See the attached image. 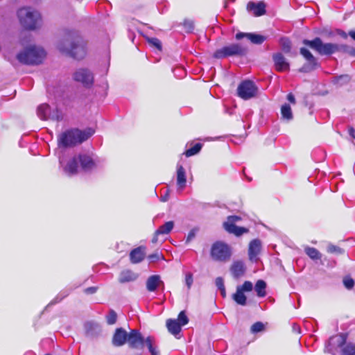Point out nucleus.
I'll return each instance as SVG.
<instances>
[{
	"label": "nucleus",
	"instance_id": "nucleus-1",
	"mask_svg": "<svg viewBox=\"0 0 355 355\" xmlns=\"http://www.w3.org/2000/svg\"><path fill=\"white\" fill-rule=\"evenodd\" d=\"M58 49L63 53H65L75 59H83L87 53L86 42L76 30H67L64 38L62 40Z\"/></svg>",
	"mask_w": 355,
	"mask_h": 355
},
{
	"label": "nucleus",
	"instance_id": "nucleus-2",
	"mask_svg": "<svg viewBox=\"0 0 355 355\" xmlns=\"http://www.w3.org/2000/svg\"><path fill=\"white\" fill-rule=\"evenodd\" d=\"M94 133L92 128L84 130L71 129L61 133L58 139L60 147H70L87 140Z\"/></svg>",
	"mask_w": 355,
	"mask_h": 355
},
{
	"label": "nucleus",
	"instance_id": "nucleus-3",
	"mask_svg": "<svg viewBox=\"0 0 355 355\" xmlns=\"http://www.w3.org/2000/svg\"><path fill=\"white\" fill-rule=\"evenodd\" d=\"M347 335L340 334L331 337L326 345V349L328 352L334 354L337 348L341 350V355H355V343H347Z\"/></svg>",
	"mask_w": 355,
	"mask_h": 355
},
{
	"label": "nucleus",
	"instance_id": "nucleus-4",
	"mask_svg": "<svg viewBox=\"0 0 355 355\" xmlns=\"http://www.w3.org/2000/svg\"><path fill=\"white\" fill-rule=\"evenodd\" d=\"M17 16L21 25L27 30H35L40 26V13L31 7H24L18 10Z\"/></svg>",
	"mask_w": 355,
	"mask_h": 355
},
{
	"label": "nucleus",
	"instance_id": "nucleus-5",
	"mask_svg": "<svg viewBox=\"0 0 355 355\" xmlns=\"http://www.w3.org/2000/svg\"><path fill=\"white\" fill-rule=\"evenodd\" d=\"M45 51L41 47L31 46L17 55V59L22 64L34 65L41 63L45 57Z\"/></svg>",
	"mask_w": 355,
	"mask_h": 355
},
{
	"label": "nucleus",
	"instance_id": "nucleus-6",
	"mask_svg": "<svg viewBox=\"0 0 355 355\" xmlns=\"http://www.w3.org/2000/svg\"><path fill=\"white\" fill-rule=\"evenodd\" d=\"M302 43L321 55H330L339 51V46L337 44L324 43L318 37L311 40L304 39Z\"/></svg>",
	"mask_w": 355,
	"mask_h": 355
},
{
	"label": "nucleus",
	"instance_id": "nucleus-7",
	"mask_svg": "<svg viewBox=\"0 0 355 355\" xmlns=\"http://www.w3.org/2000/svg\"><path fill=\"white\" fill-rule=\"evenodd\" d=\"M248 52V48L239 43H232L226 45L214 53V58L223 59L232 56H243Z\"/></svg>",
	"mask_w": 355,
	"mask_h": 355
},
{
	"label": "nucleus",
	"instance_id": "nucleus-8",
	"mask_svg": "<svg viewBox=\"0 0 355 355\" xmlns=\"http://www.w3.org/2000/svg\"><path fill=\"white\" fill-rule=\"evenodd\" d=\"M230 247L221 241L215 242L211 249V257L218 261H226L231 257Z\"/></svg>",
	"mask_w": 355,
	"mask_h": 355
},
{
	"label": "nucleus",
	"instance_id": "nucleus-9",
	"mask_svg": "<svg viewBox=\"0 0 355 355\" xmlns=\"http://www.w3.org/2000/svg\"><path fill=\"white\" fill-rule=\"evenodd\" d=\"M300 53L306 60V62L299 69L302 73L311 72L320 67V64L318 62V59L313 56L311 51L306 47L300 49Z\"/></svg>",
	"mask_w": 355,
	"mask_h": 355
},
{
	"label": "nucleus",
	"instance_id": "nucleus-10",
	"mask_svg": "<svg viewBox=\"0 0 355 355\" xmlns=\"http://www.w3.org/2000/svg\"><path fill=\"white\" fill-rule=\"evenodd\" d=\"M37 114L42 120L51 119L57 121L62 120V112L58 108L51 110L50 106L46 103L38 106Z\"/></svg>",
	"mask_w": 355,
	"mask_h": 355
},
{
	"label": "nucleus",
	"instance_id": "nucleus-11",
	"mask_svg": "<svg viewBox=\"0 0 355 355\" xmlns=\"http://www.w3.org/2000/svg\"><path fill=\"white\" fill-rule=\"evenodd\" d=\"M257 87L251 80L241 82L237 88L238 96L244 100L250 99L256 96Z\"/></svg>",
	"mask_w": 355,
	"mask_h": 355
},
{
	"label": "nucleus",
	"instance_id": "nucleus-12",
	"mask_svg": "<svg viewBox=\"0 0 355 355\" xmlns=\"http://www.w3.org/2000/svg\"><path fill=\"white\" fill-rule=\"evenodd\" d=\"M241 217L238 216H230L227 220L223 223L224 229L229 233L233 234L237 236H241L244 233L248 232V229L243 227H238L235 223L241 220Z\"/></svg>",
	"mask_w": 355,
	"mask_h": 355
},
{
	"label": "nucleus",
	"instance_id": "nucleus-13",
	"mask_svg": "<svg viewBox=\"0 0 355 355\" xmlns=\"http://www.w3.org/2000/svg\"><path fill=\"white\" fill-rule=\"evenodd\" d=\"M146 338L137 329H131L128 333V343L130 348L143 349Z\"/></svg>",
	"mask_w": 355,
	"mask_h": 355
},
{
	"label": "nucleus",
	"instance_id": "nucleus-14",
	"mask_svg": "<svg viewBox=\"0 0 355 355\" xmlns=\"http://www.w3.org/2000/svg\"><path fill=\"white\" fill-rule=\"evenodd\" d=\"M73 79L80 82L85 87H90L94 82V76L92 72L87 69H79L73 73Z\"/></svg>",
	"mask_w": 355,
	"mask_h": 355
},
{
	"label": "nucleus",
	"instance_id": "nucleus-15",
	"mask_svg": "<svg viewBox=\"0 0 355 355\" xmlns=\"http://www.w3.org/2000/svg\"><path fill=\"white\" fill-rule=\"evenodd\" d=\"M262 248L261 241L259 239L252 240L248 246V257L252 263H257Z\"/></svg>",
	"mask_w": 355,
	"mask_h": 355
},
{
	"label": "nucleus",
	"instance_id": "nucleus-16",
	"mask_svg": "<svg viewBox=\"0 0 355 355\" xmlns=\"http://www.w3.org/2000/svg\"><path fill=\"white\" fill-rule=\"evenodd\" d=\"M147 248L145 245H140L132 249L129 253V259L132 264H139L146 257Z\"/></svg>",
	"mask_w": 355,
	"mask_h": 355
},
{
	"label": "nucleus",
	"instance_id": "nucleus-17",
	"mask_svg": "<svg viewBox=\"0 0 355 355\" xmlns=\"http://www.w3.org/2000/svg\"><path fill=\"white\" fill-rule=\"evenodd\" d=\"M76 157L78 163L80 164L82 170L84 171H89L95 168L96 164L90 155L83 153L80 154Z\"/></svg>",
	"mask_w": 355,
	"mask_h": 355
},
{
	"label": "nucleus",
	"instance_id": "nucleus-18",
	"mask_svg": "<svg viewBox=\"0 0 355 355\" xmlns=\"http://www.w3.org/2000/svg\"><path fill=\"white\" fill-rule=\"evenodd\" d=\"M128 333L123 328H117L113 335L112 344L115 347H121L128 342Z\"/></svg>",
	"mask_w": 355,
	"mask_h": 355
},
{
	"label": "nucleus",
	"instance_id": "nucleus-19",
	"mask_svg": "<svg viewBox=\"0 0 355 355\" xmlns=\"http://www.w3.org/2000/svg\"><path fill=\"white\" fill-rule=\"evenodd\" d=\"M60 164L62 166L64 173L68 176L76 175L78 172V162L76 157H73L69 159L67 163L64 165L63 161L60 160Z\"/></svg>",
	"mask_w": 355,
	"mask_h": 355
},
{
	"label": "nucleus",
	"instance_id": "nucleus-20",
	"mask_svg": "<svg viewBox=\"0 0 355 355\" xmlns=\"http://www.w3.org/2000/svg\"><path fill=\"white\" fill-rule=\"evenodd\" d=\"M247 10L250 12H252L255 17H259L263 15L266 10V4L263 1L255 3L253 1L248 2L247 5Z\"/></svg>",
	"mask_w": 355,
	"mask_h": 355
},
{
	"label": "nucleus",
	"instance_id": "nucleus-21",
	"mask_svg": "<svg viewBox=\"0 0 355 355\" xmlns=\"http://www.w3.org/2000/svg\"><path fill=\"white\" fill-rule=\"evenodd\" d=\"M272 59L277 71H284L289 69V63L281 53L273 54Z\"/></svg>",
	"mask_w": 355,
	"mask_h": 355
},
{
	"label": "nucleus",
	"instance_id": "nucleus-22",
	"mask_svg": "<svg viewBox=\"0 0 355 355\" xmlns=\"http://www.w3.org/2000/svg\"><path fill=\"white\" fill-rule=\"evenodd\" d=\"M146 285L148 291L154 292L160 286H164V282L159 275H153L148 277L146 279Z\"/></svg>",
	"mask_w": 355,
	"mask_h": 355
},
{
	"label": "nucleus",
	"instance_id": "nucleus-23",
	"mask_svg": "<svg viewBox=\"0 0 355 355\" xmlns=\"http://www.w3.org/2000/svg\"><path fill=\"white\" fill-rule=\"evenodd\" d=\"M187 183L186 171L184 167L178 164L177 166V186L178 189L182 190L185 188Z\"/></svg>",
	"mask_w": 355,
	"mask_h": 355
},
{
	"label": "nucleus",
	"instance_id": "nucleus-24",
	"mask_svg": "<svg viewBox=\"0 0 355 355\" xmlns=\"http://www.w3.org/2000/svg\"><path fill=\"white\" fill-rule=\"evenodd\" d=\"M138 277V275L131 270L127 269L123 270L119 277V281L121 284L130 282L136 280Z\"/></svg>",
	"mask_w": 355,
	"mask_h": 355
},
{
	"label": "nucleus",
	"instance_id": "nucleus-25",
	"mask_svg": "<svg viewBox=\"0 0 355 355\" xmlns=\"http://www.w3.org/2000/svg\"><path fill=\"white\" fill-rule=\"evenodd\" d=\"M166 327L168 331L175 336L179 335L182 329L181 324L175 319L167 320Z\"/></svg>",
	"mask_w": 355,
	"mask_h": 355
},
{
	"label": "nucleus",
	"instance_id": "nucleus-26",
	"mask_svg": "<svg viewBox=\"0 0 355 355\" xmlns=\"http://www.w3.org/2000/svg\"><path fill=\"white\" fill-rule=\"evenodd\" d=\"M73 288H67L62 291H61L57 296L52 300L49 304L46 306V308H48L49 306L51 305H54L60 302H61L63 299H64L66 297H67L70 293L72 291Z\"/></svg>",
	"mask_w": 355,
	"mask_h": 355
},
{
	"label": "nucleus",
	"instance_id": "nucleus-27",
	"mask_svg": "<svg viewBox=\"0 0 355 355\" xmlns=\"http://www.w3.org/2000/svg\"><path fill=\"white\" fill-rule=\"evenodd\" d=\"M85 329L88 336H93L96 333L100 331V327L98 323L94 322H87L85 324Z\"/></svg>",
	"mask_w": 355,
	"mask_h": 355
},
{
	"label": "nucleus",
	"instance_id": "nucleus-28",
	"mask_svg": "<svg viewBox=\"0 0 355 355\" xmlns=\"http://www.w3.org/2000/svg\"><path fill=\"white\" fill-rule=\"evenodd\" d=\"M282 119L287 121H290L293 119V112L291 106L285 103L281 107Z\"/></svg>",
	"mask_w": 355,
	"mask_h": 355
},
{
	"label": "nucleus",
	"instance_id": "nucleus-29",
	"mask_svg": "<svg viewBox=\"0 0 355 355\" xmlns=\"http://www.w3.org/2000/svg\"><path fill=\"white\" fill-rule=\"evenodd\" d=\"M266 283L262 279L258 280L254 286V290L257 295L260 297H263L266 295Z\"/></svg>",
	"mask_w": 355,
	"mask_h": 355
},
{
	"label": "nucleus",
	"instance_id": "nucleus-30",
	"mask_svg": "<svg viewBox=\"0 0 355 355\" xmlns=\"http://www.w3.org/2000/svg\"><path fill=\"white\" fill-rule=\"evenodd\" d=\"M304 252L309 258L314 261L320 260L322 258L321 253L315 248L307 246L304 248Z\"/></svg>",
	"mask_w": 355,
	"mask_h": 355
},
{
	"label": "nucleus",
	"instance_id": "nucleus-31",
	"mask_svg": "<svg viewBox=\"0 0 355 355\" xmlns=\"http://www.w3.org/2000/svg\"><path fill=\"white\" fill-rule=\"evenodd\" d=\"M233 300L239 305L245 306L247 302V297L244 294V292L240 291L236 288V291L233 294Z\"/></svg>",
	"mask_w": 355,
	"mask_h": 355
},
{
	"label": "nucleus",
	"instance_id": "nucleus-32",
	"mask_svg": "<svg viewBox=\"0 0 355 355\" xmlns=\"http://www.w3.org/2000/svg\"><path fill=\"white\" fill-rule=\"evenodd\" d=\"M174 227V222L173 221H168L166 222L164 225H161L157 230V234H168Z\"/></svg>",
	"mask_w": 355,
	"mask_h": 355
},
{
	"label": "nucleus",
	"instance_id": "nucleus-33",
	"mask_svg": "<svg viewBox=\"0 0 355 355\" xmlns=\"http://www.w3.org/2000/svg\"><path fill=\"white\" fill-rule=\"evenodd\" d=\"M266 36L257 33H250V34L248 35V39L254 44H261L266 41Z\"/></svg>",
	"mask_w": 355,
	"mask_h": 355
},
{
	"label": "nucleus",
	"instance_id": "nucleus-34",
	"mask_svg": "<svg viewBox=\"0 0 355 355\" xmlns=\"http://www.w3.org/2000/svg\"><path fill=\"white\" fill-rule=\"evenodd\" d=\"M146 258L148 259L149 263H155L158 262L160 260H164V256L161 252L159 250H155L153 254H146Z\"/></svg>",
	"mask_w": 355,
	"mask_h": 355
},
{
	"label": "nucleus",
	"instance_id": "nucleus-35",
	"mask_svg": "<svg viewBox=\"0 0 355 355\" xmlns=\"http://www.w3.org/2000/svg\"><path fill=\"white\" fill-rule=\"evenodd\" d=\"M351 80L350 76L348 74H343L340 76H337L334 77L333 83L336 85H338L340 86L344 85L349 83Z\"/></svg>",
	"mask_w": 355,
	"mask_h": 355
},
{
	"label": "nucleus",
	"instance_id": "nucleus-36",
	"mask_svg": "<svg viewBox=\"0 0 355 355\" xmlns=\"http://www.w3.org/2000/svg\"><path fill=\"white\" fill-rule=\"evenodd\" d=\"M202 146V145L200 143H196L193 147L187 150L184 152V155L187 157L195 155L200 151Z\"/></svg>",
	"mask_w": 355,
	"mask_h": 355
},
{
	"label": "nucleus",
	"instance_id": "nucleus-37",
	"mask_svg": "<svg viewBox=\"0 0 355 355\" xmlns=\"http://www.w3.org/2000/svg\"><path fill=\"white\" fill-rule=\"evenodd\" d=\"M215 284L220 291L222 297L225 298L226 297V291L223 279L220 277H217L215 280Z\"/></svg>",
	"mask_w": 355,
	"mask_h": 355
},
{
	"label": "nucleus",
	"instance_id": "nucleus-38",
	"mask_svg": "<svg viewBox=\"0 0 355 355\" xmlns=\"http://www.w3.org/2000/svg\"><path fill=\"white\" fill-rule=\"evenodd\" d=\"M282 49L284 53H289L291 49V41L286 37H282L280 40Z\"/></svg>",
	"mask_w": 355,
	"mask_h": 355
},
{
	"label": "nucleus",
	"instance_id": "nucleus-39",
	"mask_svg": "<svg viewBox=\"0 0 355 355\" xmlns=\"http://www.w3.org/2000/svg\"><path fill=\"white\" fill-rule=\"evenodd\" d=\"M327 250L329 253L334 254H342L345 252L343 249L333 244H329L327 245Z\"/></svg>",
	"mask_w": 355,
	"mask_h": 355
},
{
	"label": "nucleus",
	"instance_id": "nucleus-40",
	"mask_svg": "<svg viewBox=\"0 0 355 355\" xmlns=\"http://www.w3.org/2000/svg\"><path fill=\"white\" fill-rule=\"evenodd\" d=\"M246 268H231V272L234 278L239 279L245 273Z\"/></svg>",
	"mask_w": 355,
	"mask_h": 355
},
{
	"label": "nucleus",
	"instance_id": "nucleus-41",
	"mask_svg": "<svg viewBox=\"0 0 355 355\" xmlns=\"http://www.w3.org/2000/svg\"><path fill=\"white\" fill-rule=\"evenodd\" d=\"M117 319L116 313L111 309L109 311L108 315L106 316L107 322L108 324H114L116 323Z\"/></svg>",
	"mask_w": 355,
	"mask_h": 355
},
{
	"label": "nucleus",
	"instance_id": "nucleus-42",
	"mask_svg": "<svg viewBox=\"0 0 355 355\" xmlns=\"http://www.w3.org/2000/svg\"><path fill=\"white\" fill-rule=\"evenodd\" d=\"M147 41L150 45L155 46L158 50L162 49V42L156 37H148Z\"/></svg>",
	"mask_w": 355,
	"mask_h": 355
},
{
	"label": "nucleus",
	"instance_id": "nucleus-43",
	"mask_svg": "<svg viewBox=\"0 0 355 355\" xmlns=\"http://www.w3.org/2000/svg\"><path fill=\"white\" fill-rule=\"evenodd\" d=\"M264 329V325L261 322H257L254 323L250 328V331L253 334L259 333L263 331Z\"/></svg>",
	"mask_w": 355,
	"mask_h": 355
},
{
	"label": "nucleus",
	"instance_id": "nucleus-44",
	"mask_svg": "<svg viewBox=\"0 0 355 355\" xmlns=\"http://www.w3.org/2000/svg\"><path fill=\"white\" fill-rule=\"evenodd\" d=\"M176 320H178V322H180V324H181L182 327L186 325L189 322V318L187 316L184 311H182L179 313L178 319Z\"/></svg>",
	"mask_w": 355,
	"mask_h": 355
},
{
	"label": "nucleus",
	"instance_id": "nucleus-45",
	"mask_svg": "<svg viewBox=\"0 0 355 355\" xmlns=\"http://www.w3.org/2000/svg\"><path fill=\"white\" fill-rule=\"evenodd\" d=\"M237 288L243 292H250L252 290L253 285L251 282L245 281L242 286H238Z\"/></svg>",
	"mask_w": 355,
	"mask_h": 355
},
{
	"label": "nucleus",
	"instance_id": "nucleus-46",
	"mask_svg": "<svg viewBox=\"0 0 355 355\" xmlns=\"http://www.w3.org/2000/svg\"><path fill=\"white\" fill-rule=\"evenodd\" d=\"M183 26L187 33H191L194 29V24L192 20L186 19L183 22Z\"/></svg>",
	"mask_w": 355,
	"mask_h": 355
},
{
	"label": "nucleus",
	"instance_id": "nucleus-47",
	"mask_svg": "<svg viewBox=\"0 0 355 355\" xmlns=\"http://www.w3.org/2000/svg\"><path fill=\"white\" fill-rule=\"evenodd\" d=\"M343 284L347 289H352L354 286V281L351 277H345L343 279Z\"/></svg>",
	"mask_w": 355,
	"mask_h": 355
},
{
	"label": "nucleus",
	"instance_id": "nucleus-48",
	"mask_svg": "<svg viewBox=\"0 0 355 355\" xmlns=\"http://www.w3.org/2000/svg\"><path fill=\"white\" fill-rule=\"evenodd\" d=\"M193 275L191 272H187L185 275V284L188 289H190L193 284Z\"/></svg>",
	"mask_w": 355,
	"mask_h": 355
},
{
	"label": "nucleus",
	"instance_id": "nucleus-49",
	"mask_svg": "<svg viewBox=\"0 0 355 355\" xmlns=\"http://www.w3.org/2000/svg\"><path fill=\"white\" fill-rule=\"evenodd\" d=\"M144 346L147 347L148 351L150 350V349L155 346L154 338L151 336H148L147 338H146Z\"/></svg>",
	"mask_w": 355,
	"mask_h": 355
},
{
	"label": "nucleus",
	"instance_id": "nucleus-50",
	"mask_svg": "<svg viewBox=\"0 0 355 355\" xmlns=\"http://www.w3.org/2000/svg\"><path fill=\"white\" fill-rule=\"evenodd\" d=\"M98 290V287L96 286H91L85 288L84 290V293L87 295L94 294Z\"/></svg>",
	"mask_w": 355,
	"mask_h": 355
},
{
	"label": "nucleus",
	"instance_id": "nucleus-51",
	"mask_svg": "<svg viewBox=\"0 0 355 355\" xmlns=\"http://www.w3.org/2000/svg\"><path fill=\"white\" fill-rule=\"evenodd\" d=\"M195 236H196V230L194 229H193L189 232L187 237L186 242L187 243L190 242L191 240H193L194 239Z\"/></svg>",
	"mask_w": 355,
	"mask_h": 355
},
{
	"label": "nucleus",
	"instance_id": "nucleus-52",
	"mask_svg": "<svg viewBox=\"0 0 355 355\" xmlns=\"http://www.w3.org/2000/svg\"><path fill=\"white\" fill-rule=\"evenodd\" d=\"M250 34V33H241V32H239V33H237L235 35V38L238 40H240L244 37H247L248 38V35Z\"/></svg>",
	"mask_w": 355,
	"mask_h": 355
},
{
	"label": "nucleus",
	"instance_id": "nucleus-53",
	"mask_svg": "<svg viewBox=\"0 0 355 355\" xmlns=\"http://www.w3.org/2000/svg\"><path fill=\"white\" fill-rule=\"evenodd\" d=\"M347 53L350 55L355 57V49L352 47L346 46V49L345 50Z\"/></svg>",
	"mask_w": 355,
	"mask_h": 355
},
{
	"label": "nucleus",
	"instance_id": "nucleus-54",
	"mask_svg": "<svg viewBox=\"0 0 355 355\" xmlns=\"http://www.w3.org/2000/svg\"><path fill=\"white\" fill-rule=\"evenodd\" d=\"M149 352L151 355H160L159 351L157 349L155 345L151 348L150 350H149Z\"/></svg>",
	"mask_w": 355,
	"mask_h": 355
},
{
	"label": "nucleus",
	"instance_id": "nucleus-55",
	"mask_svg": "<svg viewBox=\"0 0 355 355\" xmlns=\"http://www.w3.org/2000/svg\"><path fill=\"white\" fill-rule=\"evenodd\" d=\"M287 100L291 103H295V98L293 94L290 93L287 95Z\"/></svg>",
	"mask_w": 355,
	"mask_h": 355
},
{
	"label": "nucleus",
	"instance_id": "nucleus-56",
	"mask_svg": "<svg viewBox=\"0 0 355 355\" xmlns=\"http://www.w3.org/2000/svg\"><path fill=\"white\" fill-rule=\"evenodd\" d=\"M160 234H157V230L155 231V234H154V236L152 239V242L153 243H155L158 241V236H159Z\"/></svg>",
	"mask_w": 355,
	"mask_h": 355
},
{
	"label": "nucleus",
	"instance_id": "nucleus-57",
	"mask_svg": "<svg viewBox=\"0 0 355 355\" xmlns=\"http://www.w3.org/2000/svg\"><path fill=\"white\" fill-rule=\"evenodd\" d=\"M349 134L350 136H352L354 139H355V130L353 128H350L349 129Z\"/></svg>",
	"mask_w": 355,
	"mask_h": 355
},
{
	"label": "nucleus",
	"instance_id": "nucleus-58",
	"mask_svg": "<svg viewBox=\"0 0 355 355\" xmlns=\"http://www.w3.org/2000/svg\"><path fill=\"white\" fill-rule=\"evenodd\" d=\"M338 35H339L340 36H341L342 37L345 38H345H347V35H347L345 31H338Z\"/></svg>",
	"mask_w": 355,
	"mask_h": 355
},
{
	"label": "nucleus",
	"instance_id": "nucleus-59",
	"mask_svg": "<svg viewBox=\"0 0 355 355\" xmlns=\"http://www.w3.org/2000/svg\"><path fill=\"white\" fill-rule=\"evenodd\" d=\"M348 35L355 41V30L350 31Z\"/></svg>",
	"mask_w": 355,
	"mask_h": 355
},
{
	"label": "nucleus",
	"instance_id": "nucleus-60",
	"mask_svg": "<svg viewBox=\"0 0 355 355\" xmlns=\"http://www.w3.org/2000/svg\"><path fill=\"white\" fill-rule=\"evenodd\" d=\"M293 331H297L298 333H300V327L295 324H293Z\"/></svg>",
	"mask_w": 355,
	"mask_h": 355
},
{
	"label": "nucleus",
	"instance_id": "nucleus-61",
	"mask_svg": "<svg viewBox=\"0 0 355 355\" xmlns=\"http://www.w3.org/2000/svg\"><path fill=\"white\" fill-rule=\"evenodd\" d=\"M168 200V195L166 194L164 196H161V201L162 202H166Z\"/></svg>",
	"mask_w": 355,
	"mask_h": 355
},
{
	"label": "nucleus",
	"instance_id": "nucleus-62",
	"mask_svg": "<svg viewBox=\"0 0 355 355\" xmlns=\"http://www.w3.org/2000/svg\"><path fill=\"white\" fill-rule=\"evenodd\" d=\"M232 266H236V267L243 266V264L241 261H237V262H235Z\"/></svg>",
	"mask_w": 355,
	"mask_h": 355
},
{
	"label": "nucleus",
	"instance_id": "nucleus-63",
	"mask_svg": "<svg viewBox=\"0 0 355 355\" xmlns=\"http://www.w3.org/2000/svg\"><path fill=\"white\" fill-rule=\"evenodd\" d=\"M227 4H228V1L227 0H225L224 7L227 8Z\"/></svg>",
	"mask_w": 355,
	"mask_h": 355
},
{
	"label": "nucleus",
	"instance_id": "nucleus-64",
	"mask_svg": "<svg viewBox=\"0 0 355 355\" xmlns=\"http://www.w3.org/2000/svg\"><path fill=\"white\" fill-rule=\"evenodd\" d=\"M228 2L229 1H231V2H234L235 0H227Z\"/></svg>",
	"mask_w": 355,
	"mask_h": 355
}]
</instances>
